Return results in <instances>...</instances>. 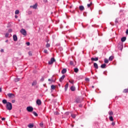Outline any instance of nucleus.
Masks as SVG:
<instances>
[{
	"mask_svg": "<svg viewBox=\"0 0 128 128\" xmlns=\"http://www.w3.org/2000/svg\"><path fill=\"white\" fill-rule=\"evenodd\" d=\"M6 108L8 110H12V103L8 102L6 104Z\"/></svg>",
	"mask_w": 128,
	"mask_h": 128,
	"instance_id": "nucleus-1",
	"label": "nucleus"
},
{
	"mask_svg": "<svg viewBox=\"0 0 128 128\" xmlns=\"http://www.w3.org/2000/svg\"><path fill=\"white\" fill-rule=\"evenodd\" d=\"M8 98L10 99H12V98H16V96L14 95V94H12V93H8L7 94Z\"/></svg>",
	"mask_w": 128,
	"mask_h": 128,
	"instance_id": "nucleus-2",
	"label": "nucleus"
},
{
	"mask_svg": "<svg viewBox=\"0 0 128 128\" xmlns=\"http://www.w3.org/2000/svg\"><path fill=\"white\" fill-rule=\"evenodd\" d=\"M20 32H21V34H23V36H26V30L24 28L21 29V30H20Z\"/></svg>",
	"mask_w": 128,
	"mask_h": 128,
	"instance_id": "nucleus-3",
	"label": "nucleus"
},
{
	"mask_svg": "<svg viewBox=\"0 0 128 128\" xmlns=\"http://www.w3.org/2000/svg\"><path fill=\"white\" fill-rule=\"evenodd\" d=\"M118 48L120 50H122V48H124V44L122 43H120L118 44Z\"/></svg>",
	"mask_w": 128,
	"mask_h": 128,
	"instance_id": "nucleus-4",
	"label": "nucleus"
},
{
	"mask_svg": "<svg viewBox=\"0 0 128 128\" xmlns=\"http://www.w3.org/2000/svg\"><path fill=\"white\" fill-rule=\"evenodd\" d=\"M54 62H56V59L54 58H52L48 62V64H52Z\"/></svg>",
	"mask_w": 128,
	"mask_h": 128,
	"instance_id": "nucleus-5",
	"label": "nucleus"
},
{
	"mask_svg": "<svg viewBox=\"0 0 128 128\" xmlns=\"http://www.w3.org/2000/svg\"><path fill=\"white\" fill-rule=\"evenodd\" d=\"M26 110L29 112H32V106H28L26 108Z\"/></svg>",
	"mask_w": 128,
	"mask_h": 128,
	"instance_id": "nucleus-6",
	"label": "nucleus"
},
{
	"mask_svg": "<svg viewBox=\"0 0 128 128\" xmlns=\"http://www.w3.org/2000/svg\"><path fill=\"white\" fill-rule=\"evenodd\" d=\"M36 104H38V106H40V104H42V101L38 99L36 100Z\"/></svg>",
	"mask_w": 128,
	"mask_h": 128,
	"instance_id": "nucleus-7",
	"label": "nucleus"
},
{
	"mask_svg": "<svg viewBox=\"0 0 128 128\" xmlns=\"http://www.w3.org/2000/svg\"><path fill=\"white\" fill-rule=\"evenodd\" d=\"M91 60H92V62H98V57L96 58H92Z\"/></svg>",
	"mask_w": 128,
	"mask_h": 128,
	"instance_id": "nucleus-8",
	"label": "nucleus"
},
{
	"mask_svg": "<svg viewBox=\"0 0 128 128\" xmlns=\"http://www.w3.org/2000/svg\"><path fill=\"white\" fill-rule=\"evenodd\" d=\"M64 78H66V75H63L60 78V82H62L64 80Z\"/></svg>",
	"mask_w": 128,
	"mask_h": 128,
	"instance_id": "nucleus-9",
	"label": "nucleus"
},
{
	"mask_svg": "<svg viewBox=\"0 0 128 128\" xmlns=\"http://www.w3.org/2000/svg\"><path fill=\"white\" fill-rule=\"evenodd\" d=\"M13 40L14 42H16V40H18V36H16V35L13 36Z\"/></svg>",
	"mask_w": 128,
	"mask_h": 128,
	"instance_id": "nucleus-10",
	"label": "nucleus"
},
{
	"mask_svg": "<svg viewBox=\"0 0 128 128\" xmlns=\"http://www.w3.org/2000/svg\"><path fill=\"white\" fill-rule=\"evenodd\" d=\"M79 10L82 12L84 10V7L82 6H79Z\"/></svg>",
	"mask_w": 128,
	"mask_h": 128,
	"instance_id": "nucleus-11",
	"label": "nucleus"
},
{
	"mask_svg": "<svg viewBox=\"0 0 128 128\" xmlns=\"http://www.w3.org/2000/svg\"><path fill=\"white\" fill-rule=\"evenodd\" d=\"M94 68H96V70H98V64L94 63Z\"/></svg>",
	"mask_w": 128,
	"mask_h": 128,
	"instance_id": "nucleus-12",
	"label": "nucleus"
},
{
	"mask_svg": "<svg viewBox=\"0 0 128 128\" xmlns=\"http://www.w3.org/2000/svg\"><path fill=\"white\" fill-rule=\"evenodd\" d=\"M32 8L34 10H36V8H38V3H36L32 6Z\"/></svg>",
	"mask_w": 128,
	"mask_h": 128,
	"instance_id": "nucleus-13",
	"label": "nucleus"
},
{
	"mask_svg": "<svg viewBox=\"0 0 128 128\" xmlns=\"http://www.w3.org/2000/svg\"><path fill=\"white\" fill-rule=\"evenodd\" d=\"M70 90L72 92H74V90H76V87H74V86H72L70 87Z\"/></svg>",
	"mask_w": 128,
	"mask_h": 128,
	"instance_id": "nucleus-14",
	"label": "nucleus"
},
{
	"mask_svg": "<svg viewBox=\"0 0 128 128\" xmlns=\"http://www.w3.org/2000/svg\"><path fill=\"white\" fill-rule=\"evenodd\" d=\"M126 37H123L121 38V42H126Z\"/></svg>",
	"mask_w": 128,
	"mask_h": 128,
	"instance_id": "nucleus-15",
	"label": "nucleus"
},
{
	"mask_svg": "<svg viewBox=\"0 0 128 128\" xmlns=\"http://www.w3.org/2000/svg\"><path fill=\"white\" fill-rule=\"evenodd\" d=\"M66 68H64L62 71V74H66Z\"/></svg>",
	"mask_w": 128,
	"mask_h": 128,
	"instance_id": "nucleus-16",
	"label": "nucleus"
},
{
	"mask_svg": "<svg viewBox=\"0 0 128 128\" xmlns=\"http://www.w3.org/2000/svg\"><path fill=\"white\" fill-rule=\"evenodd\" d=\"M92 6V1L90 2V4H87L88 8H90Z\"/></svg>",
	"mask_w": 128,
	"mask_h": 128,
	"instance_id": "nucleus-17",
	"label": "nucleus"
},
{
	"mask_svg": "<svg viewBox=\"0 0 128 128\" xmlns=\"http://www.w3.org/2000/svg\"><path fill=\"white\" fill-rule=\"evenodd\" d=\"M106 64H102L100 67L102 68H106Z\"/></svg>",
	"mask_w": 128,
	"mask_h": 128,
	"instance_id": "nucleus-18",
	"label": "nucleus"
},
{
	"mask_svg": "<svg viewBox=\"0 0 128 128\" xmlns=\"http://www.w3.org/2000/svg\"><path fill=\"white\" fill-rule=\"evenodd\" d=\"M20 78H16L14 79L15 82H20Z\"/></svg>",
	"mask_w": 128,
	"mask_h": 128,
	"instance_id": "nucleus-19",
	"label": "nucleus"
},
{
	"mask_svg": "<svg viewBox=\"0 0 128 128\" xmlns=\"http://www.w3.org/2000/svg\"><path fill=\"white\" fill-rule=\"evenodd\" d=\"M2 102L4 104H8V101L6 100H4V99L2 100Z\"/></svg>",
	"mask_w": 128,
	"mask_h": 128,
	"instance_id": "nucleus-20",
	"label": "nucleus"
},
{
	"mask_svg": "<svg viewBox=\"0 0 128 128\" xmlns=\"http://www.w3.org/2000/svg\"><path fill=\"white\" fill-rule=\"evenodd\" d=\"M68 83H67L66 86H65V90L66 92V90H68Z\"/></svg>",
	"mask_w": 128,
	"mask_h": 128,
	"instance_id": "nucleus-21",
	"label": "nucleus"
},
{
	"mask_svg": "<svg viewBox=\"0 0 128 128\" xmlns=\"http://www.w3.org/2000/svg\"><path fill=\"white\" fill-rule=\"evenodd\" d=\"M108 114L110 116H114V112L112 111H110L108 112Z\"/></svg>",
	"mask_w": 128,
	"mask_h": 128,
	"instance_id": "nucleus-22",
	"label": "nucleus"
},
{
	"mask_svg": "<svg viewBox=\"0 0 128 128\" xmlns=\"http://www.w3.org/2000/svg\"><path fill=\"white\" fill-rule=\"evenodd\" d=\"M109 120L110 122H114V118H112V116H110Z\"/></svg>",
	"mask_w": 128,
	"mask_h": 128,
	"instance_id": "nucleus-23",
	"label": "nucleus"
},
{
	"mask_svg": "<svg viewBox=\"0 0 128 128\" xmlns=\"http://www.w3.org/2000/svg\"><path fill=\"white\" fill-rule=\"evenodd\" d=\"M76 102H77V104H80V98H77L76 99Z\"/></svg>",
	"mask_w": 128,
	"mask_h": 128,
	"instance_id": "nucleus-24",
	"label": "nucleus"
},
{
	"mask_svg": "<svg viewBox=\"0 0 128 128\" xmlns=\"http://www.w3.org/2000/svg\"><path fill=\"white\" fill-rule=\"evenodd\" d=\"M114 56H110V58H109V60L111 61L112 60H114Z\"/></svg>",
	"mask_w": 128,
	"mask_h": 128,
	"instance_id": "nucleus-25",
	"label": "nucleus"
},
{
	"mask_svg": "<svg viewBox=\"0 0 128 128\" xmlns=\"http://www.w3.org/2000/svg\"><path fill=\"white\" fill-rule=\"evenodd\" d=\"M74 72H76V73L78 72V68H74Z\"/></svg>",
	"mask_w": 128,
	"mask_h": 128,
	"instance_id": "nucleus-26",
	"label": "nucleus"
},
{
	"mask_svg": "<svg viewBox=\"0 0 128 128\" xmlns=\"http://www.w3.org/2000/svg\"><path fill=\"white\" fill-rule=\"evenodd\" d=\"M123 92H124V94H126V92H128V88L124 89V90H123Z\"/></svg>",
	"mask_w": 128,
	"mask_h": 128,
	"instance_id": "nucleus-27",
	"label": "nucleus"
},
{
	"mask_svg": "<svg viewBox=\"0 0 128 128\" xmlns=\"http://www.w3.org/2000/svg\"><path fill=\"white\" fill-rule=\"evenodd\" d=\"M69 82H70V84H74V80H69Z\"/></svg>",
	"mask_w": 128,
	"mask_h": 128,
	"instance_id": "nucleus-28",
	"label": "nucleus"
},
{
	"mask_svg": "<svg viewBox=\"0 0 128 128\" xmlns=\"http://www.w3.org/2000/svg\"><path fill=\"white\" fill-rule=\"evenodd\" d=\"M36 84H38L36 80H34L32 84V86H36Z\"/></svg>",
	"mask_w": 128,
	"mask_h": 128,
	"instance_id": "nucleus-29",
	"label": "nucleus"
},
{
	"mask_svg": "<svg viewBox=\"0 0 128 128\" xmlns=\"http://www.w3.org/2000/svg\"><path fill=\"white\" fill-rule=\"evenodd\" d=\"M32 114H34V116H38V113H36V112H33Z\"/></svg>",
	"mask_w": 128,
	"mask_h": 128,
	"instance_id": "nucleus-30",
	"label": "nucleus"
},
{
	"mask_svg": "<svg viewBox=\"0 0 128 128\" xmlns=\"http://www.w3.org/2000/svg\"><path fill=\"white\" fill-rule=\"evenodd\" d=\"M20 14V10H16L15 11V14Z\"/></svg>",
	"mask_w": 128,
	"mask_h": 128,
	"instance_id": "nucleus-31",
	"label": "nucleus"
},
{
	"mask_svg": "<svg viewBox=\"0 0 128 128\" xmlns=\"http://www.w3.org/2000/svg\"><path fill=\"white\" fill-rule=\"evenodd\" d=\"M28 128H32V124H29L28 125Z\"/></svg>",
	"mask_w": 128,
	"mask_h": 128,
	"instance_id": "nucleus-32",
	"label": "nucleus"
},
{
	"mask_svg": "<svg viewBox=\"0 0 128 128\" xmlns=\"http://www.w3.org/2000/svg\"><path fill=\"white\" fill-rule=\"evenodd\" d=\"M51 88L52 90H54L56 88V86H54V85H52Z\"/></svg>",
	"mask_w": 128,
	"mask_h": 128,
	"instance_id": "nucleus-33",
	"label": "nucleus"
},
{
	"mask_svg": "<svg viewBox=\"0 0 128 128\" xmlns=\"http://www.w3.org/2000/svg\"><path fill=\"white\" fill-rule=\"evenodd\" d=\"M71 116H72L73 118H76V114H71Z\"/></svg>",
	"mask_w": 128,
	"mask_h": 128,
	"instance_id": "nucleus-34",
	"label": "nucleus"
},
{
	"mask_svg": "<svg viewBox=\"0 0 128 128\" xmlns=\"http://www.w3.org/2000/svg\"><path fill=\"white\" fill-rule=\"evenodd\" d=\"M104 62H105V64H108V60L105 59L104 60Z\"/></svg>",
	"mask_w": 128,
	"mask_h": 128,
	"instance_id": "nucleus-35",
	"label": "nucleus"
},
{
	"mask_svg": "<svg viewBox=\"0 0 128 128\" xmlns=\"http://www.w3.org/2000/svg\"><path fill=\"white\" fill-rule=\"evenodd\" d=\"M70 66H74V62L70 61Z\"/></svg>",
	"mask_w": 128,
	"mask_h": 128,
	"instance_id": "nucleus-36",
	"label": "nucleus"
},
{
	"mask_svg": "<svg viewBox=\"0 0 128 128\" xmlns=\"http://www.w3.org/2000/svg\"><path fill=\"white\" fill-rule=\"evenodd\" d=\"M50 44H46V48H50Z\"/></svg>",
	"mask_w": 128,
	"mask_h": 128,
	"instance_id": "nucleus-37",
	"label": "nucleus"
},
{
	"mask_svg": "<svg viewBox=\"0 0 128 128\" xmlns=\"http://www.w3.org/2000/svg\"><path fill=\"white\" fill-rule=\"evenodd\" d=\"M9 35L10 34H8V33H6L5 35L6 38H8Z\"/></svg>",
	"mask_w": 128,
	"mask_h": 128,
	"instance_id": "nucleus-38",
	"label": "nucleus"
},
{
	"mask_svg": "<svg viewBox=\"0 0 128 128\" xmlns=\"http://www.w3.org/2000/svg\"><path fill=\"white\" fill-rule=\"evenodd\" d=\"M28 54L29 56H32V52H28Z\"/></svg>",
	"mask_w": 128,
	"mask_h": 128,
	"instance_id": "nucleus-39",
	"label": "nucleus"
},
{
	"mask_svg": "<svg viewBox=\"0 0 128 128\" xmlns=\"http://www.w3.org/2000/svg\"><path fill=\"white\" fill-rule=\"evenodd\" d=\"M44 52L45 54H48V50H44Z\"/></svg>",
	"mask_w": 128,
	"mask_h": 128,
	"instance_id": "nucleus-40",
	"label": "nucleus"
},
{
	"mask_svg": "<svg viewBox=\"0 0 128 128\" xmlns=\"http://www.w3.org/2000/svg\"><path fill=\"white\" fill-rule=\"evenodd\" d=\"M85 80H86V82H90V78H86L85 79Z\"/></svg>",
	"mask_w": 128,
	"mask_h": 128,
	"instance_id": "nucleus-41",
	"label": "nucleus"
},
{
	"mask_svg": "<svg viewBox=\"0 0 128 128\" xmlns=\"http://www.w3.org/2000/svg\"><path fill=\"white\" fill-rule=\"evenodd\" d=\"M40 126H41L42 128V126H44V124H43L42 122L40 123Z\"/></svg>",
	"mask_w": 128,
	"mask_h": 128,
	"instance_id": "nucleus-42",
	"label": "nucleus"
},
{
	"mask_svg": "<svg viewBox=\"0 0 128 128\" xmlns=\"http://www.w3.org/2000/svg\"><path fill=\"white\" fill-rule=\"evenodd\" d=\"M115 22L116 24H118V19H116L115 20Z\"/></svg>",
	"mask_w": 128,
	"mask_h": 128,
	"instance_id": "nucleus-43",
	"label": "nucleus"
},
{
	"mask_svg": "<svg viewBox=\"0 0 128 128\" xmlns=\"http://www.w3.org/2000/svg\"><path fill=\"white\" fill-rule=\"evenodd\" d=\"M12 104H14L16 102V100H14L12 101Z\"/></svg>",
	"mask_w": 128,
	"mask_h": 128,
	"instance_id": "nucleus-44",
	"label": "nucleus"
},
{
	"mask_svg": "<svg viewBox=\"0 0 128 128\" xmlns=\"http://www.w3.org/2000/svg\"><path fill=\"white\" fill-rule=\"evenodd\" d=\"M26 44L27 46H30V42H26Z\"/></svg>",
	"mask_w": 128,
	"mask_h": 128,
	"instance_id": "nucleus-45",
	"label": "nucleus"
},
{
	"mask_svg": "<svg viewBox=\"0 0 128 128\" xmlns=\"http://www.w3.org/2000/svg\"><path fill=\"white\" fill-rule=\"evenodd\" d=\"M112 124L114 126H116V122H113L112 123Z\"/></svg>",
	"mask_w": 128,
	"mask_h": 128,
	"instance_id": "nucleus-46",
	"label": "nucleus"
},
{
	"mask_svg": "<svg viewBox=\"0 0 128 128\" xmlns=\"http://www.w3.org/2000/svg\"><path fill=\"white\" fill-rule=\"evenodd\" d=\"M54 114H56V115L59 114L58 112H55Z\"/></svg>",
	"mask_w": 128,
	"mask_h": 128,
	"instance_id": "nucleus-47",
	"label": "nucleus"
},
{
	"mask_svg": "<svg viewBox=\"0 0 128 128\" xmlns=\"http://www.w3.org/2000/svg\"><path fill=\"white\" fill-rule=\"evenodd\" d=\"M44 78H41V81H42V82H44Z\"/></svg>",
	"mask_w": 128,
	"mask_h": 128,
	"instance_id": "nucleus-48",
	"label": "nucleus"
},
{
	"mask_svg": "<svg viewBox=\"0 0 128 128\" xmlns=\"http://www.w3.org/2000/svg\"><path fill=\"white\" fill-rule=\"evenodd\" d=\"M79 106L80 108H82V104H79Z\"/></svg>",
	"mask_w": 128,
	"mask_h": 128,
	"instance_id": "nucleus-49",
	"label": "nucleus"
},
{
	"mask_svg": "<svg viewBox=\"0 0 128 128\" xmlns=\"http://www.w3.org/2000/svg\"><path fill=\"white\" fill-rule=\"evenodd\" d=\"M6 120V118H2V120Z\"/></svg>",
	"mask_w": 128,
	"mask_h": 128,
	"instance_id": "nucleus-50",
	"label": "nucleus"
},
{
	"mask_svg": "<svg viewBox=\"0 0 128 128\" xmlns=\"http://www.w3.org/2000/svg\"><path fill=\"white\" fill-rule=\"evenodd\" d=\"M44 2H48V0H44Z\"/></svg>",
	"mask_w": 128,
	"mask_h": 128,
	"instance_id": "nucleus-51",
	"label": "nucleus"
},
{
	"mask_svg": "<svg viewBox=\"0 0 128 128\" xmlns=\"http://www.w3.org/2000/svg\"><path fill=\"white\" fill-rule=\"evenodd\" d=\"M0 52H4V50L3 49H2V50H0Z\"/></svg>",
	"mask_w": 128,
	"mask_h": 128,
	"instance_id": "nucleus-52",
	"label": "nucleus"
},
{
	"mask_svg": "<svg viewBox=\"0 0 128 128\" xmlns=\"http://www.w3.org/2000/svg\"><path fill=\"white\" fill-rule=\"evenodd\" d=\"M126 34H128V29L126 31Z\"/></svg>",
	"mask_w": 128,
	"mask_h": 128,
	"instance_id": "nucleus-53",
	"label": "nucleus"
},
{
	"mask_svg": "<svg viewBox=\"0 0 128 128\" xmlns=\"http://www.w3.org/2000/svg\"><path fill=\"white\" fill-rule=\"evenodd\" d=\"M2 92V88H0V92Z\"/></svg>",
	"mask_w": 128,
	"mask_h": 128,
	"instance_id": "nucleus-54",
	"label": "nucleus"
},
{
	"mask_svg": "<svg viewBox=\"0 0 128 128\" xmlns=\"http://www.w3.org/2000/svg\"><path fill=\"white\" fill-rule=\"evenodd\" d=\"M18 18V16L16 15L15 16V18Z\"/></svg>",
	"mask_w": 128,
	"mask_h": 128,
	"instance_id": "nucleus-55",
	"label": "nucleus"
},
{
	"mask_svg": "<svg viewBox=\"0 0 128 128\" xmlns=\"http://www.w3.org/2000/svg\"><path fill=\"white\" fill-rule=\"evenodd\" d=\"M9 32H12V30H9Z\"/></svg>",
	"mask_w": 128,
	"mask_h": 128,
	"instance_id": "nucleus-56",
	"label": "nucleus"
},
{
	"mask_svg": "<svg viewBox=\"0 0 128 128\" xmlns=\"http://www.w3.org/2000/svg\"><path fill=\"white\" fill-rule=\"evenodd\" d=\"M48 82H52V80H50V79H48Z\"/></svg>",
	"mask_w": 128,
	"mask_h": 128,
	"instance_id": "nucleus-57",
	"label": "nucleus"
},
{
	"mask_svg": "<svg viewBox=\"0 0 128 128\" xmlns=\"http://www.w3.org/2000/svg\"><path fill=\"white\" fill-rule=\"evenodd\" d=\"M8 42V40H6V41H5V42Z\"/></svg>",
	"mask_w": 128,
	"mask_h": 128,
	"instance_id": "nucleus-58",
	"label": "nucleus"
},
{
	"mask_svg": "<svg viewBox=\"0 0 128 128\" xmlns=\"http://www.w3.org/2000/svg\"><path fill=\"white\" fill-rule=\"evenodd\" d=\"M94 88V86H92V88Z\"/></svg>",
	"mask_w": 128,
	"mask_h": 128,
	"instance_id": "nucleus-59",
	"label": "nucleus"
},
{
	"mask_svg": "<svg viewBox=\"0 0 128 128\" xmlns=\"http://www.w3.org/2000/svg\"><path fill=\"white\" fill-rule=\"evenodd\" d=\"M35 68H38V66H35Z\"/></svg>",
	"mask_w": 128,
	"mask_h": 128,
	"instance_id": "nucleus-60",
	"label": "nucleus"
},
{
	"mask_svg": "<svg viewBox=\"0 0 128 128\" xmlns=\"http://www.w3.org/2000/svg\"><path fill=\"white\" fill-rule=\"evenodd\" d=\"M60 88V84H58Z\"/></svg>",
	"mask_w": 128,
	"mask_h": 128,
	"instance_id": "nucleus-61",
	"label": "nucleus"
},
{
	"mask_svg": "<svg viewBox=\"0 0 128 128\" xmlns=\"http://www.w3.org/2000/svg\"><path fill=\"white\" fill-rule=\"evenodd\" d=\"M89 64H90V65L92 64V63H91V62H90V63H89Z\"/></svg>",
	"mask_w": 128,
	"mask_h": 128,
	"instance_id": "nucleus-62",
	"label": "nucleus"
},
{
	"mask_svg": "<svg viewBox=\"0 0 128 128\" xmlns=\"http://www.w3.org/2000/svg\"><path fill=\"white\" fill-rule=\"evenodd\" d=\"M30 8H32V6H30Z\"/></svg>",
	"mask_w": 128,
	"mask_h": 128,
	"instance_id": "nucleus-63",
	"label": "nucleus"
},
{
	"mask_svg": "<svg viewBox=\"0 0 128 128\" xmlns=\"http://www.w3.org/2000/svg\"><path fill=\"white\" fill-rule=\"evenodd\" d=\"M32 126H33V128H34V124H32Z\"/></svg>",
	"mask_w": 128,
	"mask_h": 128,
	"instance_id": "nucleus-64",
	"label": "nucleus"
}]
</instances>
